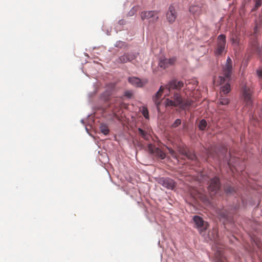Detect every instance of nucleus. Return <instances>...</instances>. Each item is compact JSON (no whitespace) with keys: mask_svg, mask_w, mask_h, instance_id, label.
<instances>
[{"mask_svg":"<svg viewBox=\"0 0 262 262\" xmlns=\"http://www.w3.org/2000/svg\"><path fill=\"white\" fill-rule=\"evenodd\" d=\"M171 99L167 98L165 100L166 106L179 107L182 110H187L191 106L193 101L191 99L183 98L181 92H174L171 94Z\"/></svg>","mask_w":262,"mask_h":262,"instance_id":"f03ea898","label":"nucleus"},{"mask_svg":"<svg viewBox=\"0 0 262 262\" xmlns=\"http://www.w3.org/2000/svg\"><path fill=\"white\" fill-rule=\"evenodd\" d=\"M201 199L202 200V201L205 203H209V199L208 198V197L206 195H202L201 196Z\"/></svg>","mask_w":262,"mask_h":262,"instance_id":"a878e982","label":"nucleus"},{"mask_svg":"<svg viewBox=\"0 0 262 262\" xmlns=\"http://www.w3.org/2000/svg\"><path fill=\"white\" fill-rule=\"evenodd\" d=\"M181 123V120L179 119L176 120L174 123L172 124V126L173 127H177L179 126Z\"/></svg>","mask_w":262,"mask_h":262,"instance_id":"bb28decb","label":"nucleus"},{"mask_svg":"<svg viewBox=\"0 0 262 262\" xmlns=\"http://www.w3.org/2000/svg\"><path fill=\"white\" fill-rule=\"evenodd\" d=\"M257 51H258V52H261V49H260V48H258L257 49Z\"/></svg>","mask_w":262,"mask_h":262,"instance_id":"473e14b6","label":"nucleus"},{"mask_svg":"<svg viewBox=\"0 0 262 262\" xmlns=\"http://www.w3.org/2000/svg\"><path fill=\"white\" fill-rule=\"evenodd\" d=\"M232 70V61L231 59L228 57L227 59L226 64L223 67L222 75L219 77L220 84L227 82L225 85L221 88L220 95H226L231 90L230 85L228 82L230 80V77Z\"/></svg>","mask_w":262,"mask_h":262,"instance_id":"f257e3e1","label":"nucleus"},{"mask_svg":"<svg viewBox=\"0 0 262 262\" xmlns=\"http://www.w3.org/2000/svg\"><path fill=\"white\" fill-rule=\"evenodd\" d=\"M252 90L247 86H244L242 89V97L243 100L247 105H250L252 103Z\"/></svg>","mask_w":262,"mask_h":262,"instance_id":"0eeeda50","label":"nucleus"},{"mask_svg":"<svg viewBox=\"0 0 262 262\" xmlns=\"http://www.w3.org/2000/svg\"><path fill=\"white\" fill-rule=\"evenodd\" d=\"M207 125V123L205 119H202L200 121L198 127L200 130H204L205 129Z\"/></svg>","mask_w":262,"mask_h":262,"instance_id":"aec40b11","label":"nucleus"},{"mask_svg":"<svg viewBox=\"0 0 262 262\" xmlns=\"http://www.w3.org/2000/svg\"><path fill=\"white\" fill-rule=\"evenodd\" d=\"M142 113L145 118H146V119L149 118L148 112L146 108H145V107L143 108Z\"/></svg>","mask_w":262,"mask_h":262,"instance_id":"393cba45","label":"nucleus"},{"mask_svg":"<svg viewBox=\"0 0 262 262\" xmlns=\"http://www.w3.org/2000/svg\"><path fill=\"white\" fill-rule=\"evenodd\" d=\"M230 40L232 44L238 46L239 42V35L236 33L232 34Z\"/></svg>","mask_w":262,"mask_h":262,"instance_id":"f3484780","label":"nucleus"},{"mask_svg":"<svg viewBox=\"0 0 262 262\" xmlns=\"http://www.w3.org/2000/svg\"><path fill=\"white\" fill-rule=\"evenodd\" d=\"M128 82L136 87L141 88L147 83L148 80L146 78L141 79L136 77H130L128 78Z\"/></svg>","mask_w":262,"mask_h":262,"instance_id":"9b49d317","label":"nucleus"},{"mask_svg":"<svg viewBox=\"0 0 262 262\" xmlns=\"http://www.w3.org/2000/svg\"><path fill=\"white\" fill-rule=\"evenodd\" d=\"M184 83L183 81L174 79L168 81L164 86L162 85L161 86L159 91L157 92L155 97L154 98L157 107H158V105L160 104V102L158 101V99L162 96L165 89H166L168 91L169 94H172L174 92H180V90L184 86Z\"/></svg>","mask_w":262,"mask_h":262,"instance_id":"7ed1b4c3","label":"nucleus"},{"mask_svg":"<svg viewBox=\"0 0 262 262\" xmlns=\"http://www.w3.org/2000/svg\"><path fill=\"white\" fill-rule=\"evenodd\" d=\"M166 17L168 22L170 24H172L175 21L177 17V14L173 6H171L169 7L166 13Z\"/></svg>","mask_w":262,"mask_h":262,"instance_id":"4468645a","label":"nucleus"},{"mask_svg":"<svg viewBox=\"0 0 262 262\" xmlns=\"http://www.w3.org/2000/svg\"><path fill=\"white\" fill-rule=\"evenodd\" d=\"M148 149L150 153L161 159H164L166 157L165 154L163 151L151 144L148 145Z\"/></svg>","mask_w":262,"mask_h":262,"instance_id":"ddd939ff","label":"nucleus"},{"mask_svg":"<svg viewBox=\"0 0 262 262\" xmlns=\"http://www.w3.org/2000/svg\"><path fill=\"white\" fill-rule=\"evenodd\" d=\"M180 151L182 155H184L189 160H195L196 159V156L192 152L187 151L185 149H181Z\"/></svg>","mask_w":262,"mask_h":262,"instance_id":"dca6fc26","label":"nucleus"},{"mask_svg":"<svg viewBox=\"0 0 262 262\" xmlns=\"http://www.w3.org/2000/svg\"><path fill=\"white\" fill-rule=\"evenodd\" d=\"M124 95L128 98H131L133 95V93L131 91H126Z\"/></svg>","mask_w":262,"mask_h":262,"instance_id":"7c9ffc66","label":"nucleus"},{"mask_svg":"<svg viewBox=\"0 0 262 262\" xmlns=\"http://www.w3.org/2000/svg\"><path fill=\"white\" fill-rule=\"evenodd\" d=\"M226 36L224 34H221L217 38V45L215 50V54L217 56L222 55L226 50Z\"/></svg>","mask_w":262,"mask_h":262,"instance_id":"39448f33","label":"nucleus"},{"mask_svg":"<svg viewBox=\"0 0 262 262\" xmlns=\"http://www.w3.org/2000/svg\"><path fill=\"white\" fill-rule=\"evenodd\" d=\"M229 102V100L227 97L224 96L223 95H221L219 99V103L222 105H227Z\"/></svg>","mask_w":262,"mask_h":262,"instance_id":"6ab92c4d","label":"nucleus"},{"mask_svg":"<svg viewBox=\"0 0 262 262\" xmlns=\"http://www.w3.org/2000/svg\"><path fill=\"white\" fill-rule=\"evenodd\" d=\"M127 56L126 55V53L124 54V55L121 56L119 58L118 62H120L121 63H126L127 62H128V59H127Z\"/></svg>","mask_w":262,"mask_h":262,"instance_id":"4be33fe9","label":"nucleus"},{"mask_svg":"<svg viewBox=\"0 0 262 262\" xmlns=\"http://www.w3.org/2000/svg\"><path fill=\"white\" fill-rule=\"evenodd\" d=\"M138 130L139 135L143 138H144V139H147V134L146 132H145L144 130H143L142 129H141L140 128H139Z\"/></svg>","mask_w":262,"mask_h":262,"instance_id":"5701e85b","label":"nucleus"},{"mask_svg":"<svg viewBox=\"0 0 262 262\" xmlns=\"http://www.w3.org/2000/svg\"><path fill=\"white\" fill-rule=\"evenodd\" d=\"M223 246L219 241L215 242L216 251L214 253V262H225V259L223 256Z\"/></svg>","mask_w":262,"mask_h":262,"instance_id":"6e6552de","label":"nucleus"},{"mask_svg":"<svg viewBox=\"0 0 262 262\" xmlns=\"http://www.w3.org/2000/svg\"><path fill=\"white\" fill-rule=\"evenodd\" d=\"M193 221L195 224V227L198 230L200 233L202 234L207 229L208 227V223L204 221L201 216L194 215L193 217Z\"/></svg>","mask_w":262,"mask_h":262,"instance_id":"423d86ee","label":"nucleus"},{"mask_svg":"<svg viewBox=\"0 0 262 262\" xmlns=\"http://www.w3.org/2000/svg\"><path fill=\"white\" fill-rule=\"evenodd\" d=\"M101 132L105 135H107L110 132L108 127L105 124H101L100 126Z\"/></svg>","mask_w":262,"mask_h":262,"instance_id":"a211bd4d","label":"nucleus"},{"mask_svg":"<svg viewBox=\"0 0 262 262\" xmlns=\"http://www.w3.org/2000/svg\"><path fill=\"white\" fill-rule=\"evenodd\" d=\"M126 55L127 56V58H128L127 59H128V62L132 61V60L135 59L137 57V55L135 53H126Z\"/></svg>","mask_w":262,"mask_h":262,"instance_id":"b1692460","label":"nucleus"},{"mask_svg":"<svg viewBox=\"0 0 262 262\" xmlns=\"http://www.w3.org/2000/svg\"><path fill=\"white\" fill-rule=\"evenodd\" d=\"M257 75L261 78V81L262 82V71H257Z\"/></svg>","mask_w":262,"mask_h":262,"instance_id":"2f4dec72","label":"nucleus"},{"mask_svg":"<svg viewBox=\"0 0 262 262\" xmlns=\"http://www.w3.org/2000/svg\"><path fill=\"white\" fill-rule=\"evenodd\" d=\"M221 188V183L220 179L217 177H214L211 179L209 182V185L208 186V190L209 194L212 198Z\"/></svg>","mask_w":262,"mask_h":262,"instance_id":"20e7f679","label":"nucleus"},{"mask_svg":"<svg viewBox=\"0 0 262 262\" xmlns=\"http://www.w3.org/2000/svg\"><path fill=\"white\" fill-rule=\"evenodd\" d=\"M190 12L195 16H199L205 11L202 3L194 4L189 8Z\"/></svg>","mask_w":262,"mask_h":262,"instance_id":"1a4fd4ad","label":"nucleus"},{"mask_svg":"<svg viewBox=\"0 0 262 262\" xmlns=\"http://www.w3.org/2000/svg\"><path fill=\"white\" fill-rule=\"evenodd\" d=\"M261 1L262 0H255V8L256 9L258 8L259 7H260L261 6Z\"/></svg>","mask_w":262,"mask_h":262,"instance_id":"c756f323","label":"nucleus"},{"mask_svg":"<svg viewBox=\"0 0 262 262\" xmlns=\"http://www.w3.org/2000/svg\"><path fill=\"white\" fill-rule=\"evenodd\" d=\"M158 183L165 188L173 189L175 187V183L173 180L169 178H160Z\"/></svg>","mask_w":262,"mask_h":262,"instance_id":"f8f14e48","label":"nucleus"},{"mask_svg":"<svg viewBox=\"0 0 262 262\" xmlns=\"http://www.w3.org/2000/svg\"><path fill=\"white\" fill-rule=\"evenodd\" d=\"M142 20L150 19L151 21L155 22L158 19L157 12L155 11H142L140 14Z\"/></svg>","mask_w":262,"mask_h":262,"instance_id":"9d476101","label":"nucleus"},{"mask_svg":"<svg viewBox=\"0 0 262 262\" xmlns=\"http://www.w3.org/2000/svg\"><path fill=\"white\" fill-rule=\"evenodd\" d=\"M176 61V58L175 57H172L171 58H165L160 61L159 63V66L160 67L165 69L169 66L173 64Z\"/></svg>","mask_w":262,"mask_h":262,"instance_id":"2eb2a0df","label":"nucleus"},{"mask_svg":"<svg viewBox=\"0 0 262 262\" xmlns=\"http://www.w3.org/2000/svg\"><path fill=\"white\" fill-rule=\"evenodd\" d=\"M254 242H255V245L257 246L258 249H259L260 250H262V244H261V243L260 241H258V240L255 241Z\"/></svg>","mask_w":262,"mask_h":262,"instance_id":"c85d7f7f","label":"nucleus"},{"mask_svg":"<svg viewBox=\"0 0 262 262\" xmlns=\"http://www.w3.org/2000/svg\"><path fill=\"white\" fill-rule=\"evenodd\" d=\"M224 191L226 193L229 194V193H232L235 190H234V188L233 187H232L230 185L227 184L224 187Z\"/></svg>","mask_w":262,"mask_h":262,"instance_id":"412c9836","label":"nucleus"},{"mask_svg":"<svg viewBox=\"0 0 262 262\" xmlns=\"http://www.w3.org/2000/svg\"><path fill=\"white\" fill-rule=\"evenodd\" d=\"M169 154L172 156L173 158H177V154L176 151L171 149V148H168Z\"/></svg>","mask_w":262,"mask_h":262,"instance_id":"cd10ccee","label":"nucleus"}]
</instances>
